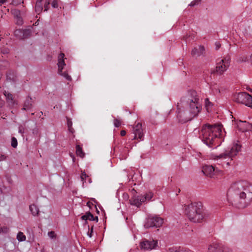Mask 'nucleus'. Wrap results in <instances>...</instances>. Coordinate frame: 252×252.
Instances as JSON below:
<instances>
[{"instance_id":"nucleus-36","label":"nucleus","mask_w":252,"mask_h":252,"mask_svg":"<svg viewBox=\"0 0 252 252\" xmlns=\"http://www.w3.org/2000/svg\"><path fill=\"white\" fill-rule=\"evenodd\" d=\"M23 2V0H13L11 4L14 5H17Z\"/></svg>"},{"instance_id":"nucleus-16","label":"nucleus","mask_w":252,"mask_h":252,"mask_svg":"<svg viewBox=\"0 0 252 252\" xmlns=\"http://www.w3.org/2000/svg\"><path fill=\"white\" fill-rule=\"evenodd\" d=\"M204 48L202 46H198L194 47L191 51V55L193 57H199L203 54Z\"/></svg>"},{"instance_id":"nucleus-12","label":"nucleus","mask_w":252,"mask_h":252,"mask_svg":"<svg viewBox=\"0 0 252 252\" xmlns=\"http://www.w3.org/2000/svg\"><path fill=\"white\" fill-rule=\"evenodd\" d=\"M132 133L134 134V139H137L139 141L143 140L144 135L141 123H138L132 127Z\"/></svg>"},{"instance_id":"nucleus-11","label":"nucleus","mask_w":252,"mask_h":252,"mask_svg":"<svg viewBox=\"0 0 252 252\" xmlns=\"http://www.w3.org/2000/svg\"><path fill=\"white\" fill-rule=\"evenodd\" d=\"M140 247L143 251H150L152 250H157L158 247L157 240L145 239L140 243Z\"/></svg>"},{"instance_id":"nucleus-20","label":"nucleus","mask_w":252,"mask_h":252,"mask_svg":"<svg viewBox=\"0 0 252 252\" xmlns=\"http://www.w3.org/2000/svg\"><path fill=\"white\" fill-rule=\"evenodd\" d=\"M81 219L83 220H96V221H98V218L97 217H94L93 214H92L90 212L87 213L85 215H83L81 217Z\"/></svg>"},{"instance_id":"nucleus-19","label":"nucleus","mask_w":252,"mask_h":252,"mask_svg":"<svg viewBox=\"0 0 252 252\" xmlns=\"http://www.w3.org/2000/svg\"><path fill=\"white\" fill-rule=\"evenodd\" d=\"M3 94L5 95L7 102L8 103L9 105H13L14 104L15 101L14 100L13 95L6 91H4Z\"/></svg>"},{"instance_id":"nucleus-30","label":"nucleus","mask_w":252,"mask_h":252,"mask_svg":"<svg viewBox=\"0 0 252 252\" xmlns=\"http://www.w3.org/2000/svg\"><path fill=\"white\" fill-rule=\"evenodd\" d=\"M153 197V193L152 192L149 191L147 192L144 196H143V198H145V201L150 200Z\"/></svg>"},{"instance_id":"nucleus-42","label":"nucleus","mask_w":252,"mask_h":252,"mask_svg":"<svg viewBox=\"0 0 252 252\" xmlns=\"http://www.w3.org/2000/svg\"><path fill=\"white\" fill-rule=\"evenodd\" d=\"M19 132L21 134H23L24 132V128L23 126H20L19 127Z\"/></svg>"},{"instance_id":"nucleus-13","label":"nucleus","mask_w":252,"mask_h":252,"mask_svg":"<svg viewBox=\"0 0 252 252\" xmlns=\"http://www.w3.org/2000/svg\"><path fill=\"white\" fill-rule=\"evenodd\" d=\"M31 34L30 29H17L14 32V35L19 39H24L29 38Z\"/></svg>"},{"instance_id":"nucleus-32","label":"nucleus","mask_w":252,"mask_h":252,"mask_svg":"<svg viewBox=\"0 0 252 252\" xmlns=\"http://www.w3.org/2000/svg\"><path fill=\"white\" fill-rule=\"evenodd\" d=\"M61 75L64 77L66 80H71V77L68 74V73L66 72H63V71L61 72V73H59Z\"/></svg>"},{"instance_id":"nucleus-21","label":"nucleus","mask_w":252,"mask_h":252,"mask_svg":"<svg viewBox=\"0 0 252 252\" xmlns=\"http://www.w3.org/2000/svg\"><path fill=\"white\" fill-rule=\"evenodd\" d=\"M43 0H37L35 6V12L39 14L43 10L42 1ZM47 1V0H46Z\"/></svg>"},{"instance_id":"nucleus-14","label":"nucleus","mask_w":252,"mask_h":252,"mask_svg":"<svg viewBox=\"0 0 252 252\" xmlns=\"http://www.w3.org/2000/svg\"><path fill=\"white\" fill-rule=\"evenodd\" d=\"M130 203L137 207H140L143 203L145 202V198L142 195L136 196L134 195L129 200Z\"/></svg>"},{"instance_id":"nucleus-15","label":"nucleus","mask_w":252,"mask_h":252,"mask_svg":"<svg viewBox=\"0 0 252 252\" xmlns=\"http://www.w3.org/2000/svg\"><path fill=\"white\" fill-rule=\"evenodd\" d=\"M238 126L242 131L252 130V125L246 121H240L238 124Z\"/></svg>"},{"instance_id":"nucleus-39","label":"nucleus","mask_w":252,"mask_h":252,"mask_svg":"<svg viewBox=\"0 0 252 252\" xmlns=\"http://www.w3.org/2000/svg\"><path fill=\"white\" fill-rule=\"evenodd\" d=\"M48 235L51 238H53L55 237V232L54 231L49 232L48 233Z\"/></svg>"},{"instance_id":"nucleus-3","label":"nucleus","mask_w":252,"mask_h":252,"mask_svg":"<svg viewBox=\"0 0 252 252\" xmlns=\"http://www.w3.org/2000/svg\"><path fill=\"white\" fill-rule=\"evenodd\" d=\"M222 128L221 125H204L201 130L202 141L210 147H218L221 143L220 139L223 136Z\"/></svg>"},{"instance_id":"nucleus-5","label":"nucleus","mask_w":252,"mask_h":252,"mask_svg":"<svg viewBox=\"0 0 252 252\" xmlns=\"http://www.w3.org/2000/svg\"><path fill=\"white\" fill-rule=\"evenodd\" d=\"M233 100L239 103L252 108V96L246 92H241L233 95Z\"/></svg>"},{"instance_id":"nucleus-10","label":"nucleus","mask_w":252,"mask_h":252,"mask_svg":"<svg viewBox=\"0 0 252 252\" xmlns=\"http://www.w3.org/2000/svg\"><path fill=\"white\" fill-rule=\"evenodd\" d=\"M163 223V219L158 216H150L147 219L144 224L146 228L151 227H159Z\"/></svg>"},{"instance_id":"nucleus-23","label":"nucleus","mask_w":252,"mask_h":252,"mask_svg":"<svg viewBox=\"0 0 252 252\" xmlns=\"http://www.w3.org/2000/svg\"><path fill=\"white\" fill-rule=\"evenodd\" d=\"M211 89L212 93L215 95H218L220 93V86L217 84L212 85Z\"/></svg>"},{"instance_id":"nucleus-7","label":"nucleus","mask_w":252,"mask_h":252,"mask_svg":"<svg viewBox=\"0 0 252 252\" xmlns=\"http://www.w3.org/2000/svg\"><path fill=\"white\" fill-rule=\"evenodd\" d=\"M241 145L240 142L237 141L234 142L232 147L229 150H226L223 154V155H220V156H216L215 158H223V156L228 157L229 158H233L238 155L241 151Z\"/></svg>"},{"instance_id":"nucleus-31","label":"nucleus","mask_w":252,"mask_h":252,"mask_svg":"<svg viewBox=\"0 0 252 252\" xmlns=\"http://www.w3.org/2000/svg\"><path fill=\"white\" fill-rule=\"evenodd\" d=\"M11 12L12 14H13L14 15L15 18L20 16V12L19 10H18L17 9H11Z\"/></svg>"},{"instance_id":"nucleus-35","label":"nucleus","mask_w":252,"mask_h":252,"mask_svg":"<svg viewBox=\"0 0 252 252\" xmlns=\"http://www.w3.org/2000/svg\"><path fill=\"white\" fill-rule=\"evenodd\" d=\"M114 124L116 127H118L121 125V121L119 119H115Z\"/></svg>"},{"instance_id":"nucleus-8","label":"nucleus","mask_w":252,"mask_h":252,"mask_svg":"<svg viewBox=\"0 0 252 252\" xmlns=\"http://www.w3.org/2000/svg\"><path fill=\"white\" fill-rule=\"evenodd\" d=\"M230 62V57L228 56L218 62L216 67V72L220 74H222L229 67Z\"/></svg>"},{"instance_id":"nucleus-25","label":"nucleus","mask_w":252,"mask_h":252,"mask_svg":"<svg viewBox=\"0 0 252 252\" xmlns=\"http://www.w3.org/2000/svg\"><path fill=\"white\" fill-rule=\"evenodd\" d=\"M76 154L80 158H83L85 156V153L83 152L82 148L78 145L76 147Z\"/></svg>"},{"instance_id":"nucleus-6","label":"nucleus","mask_w":252,"mask_h":252,"mask_svg":"<svg viewBox=\"0 0 252 252\" xmlns=\"http://www.w3.org/2000/svg\"><path fill=\"white\" fill-rule=\"evenodd\" d=\"M202 172L204 175L210 178L216 179L223 175V171L215 168L212 165H205L203 166Z\"/></svg>"},{"instance_id":"nucleus-45","label":"nucleus","mask_w":252,"mask_h":252,"mask_svg":"<svg viewBox=\"0 0 252 252\" xmlns=\"http://www.w3.org/2000/svg\"><path fill=\"white\" fill-rule=\"evenodd\" d=\"M6 1H7V0H0V5H1L2 4L4 3Z\"/></svg>"},{"instance_id":"nucleus-48","label":"nucleus","mask_w":252,"mask_h":252,"mask_svg":"<svg viewBox=\"0 0 252 252\" xmlns=\"http://www.w3.org/2000/svg\"><path fill=\"white\" fill-rule=\"evenodd\" d=\"M201 156V154L200 153H199L198 154V157H200Z\"/></svg>"},{"instance_id":"nucleus-33","label":"nucleus","mask_w":252,"mask_h":252,"mask_svg":"<svg viewBox=\"0 0 252 252\" xmlns=\"http://www.w3.org/2000/svg\"><path fill=\"white\" fill-rule=\"evenodd\" d=\"M15 23L18 25H21L23 24V20L20 16L15 18Z\"/></svg>"},{"instance_id":"nucleus-1","label":"nucleus","mask_w":252,"mask_h":252,"mask_svg":"<svg viewBox=\"0 0 252 252\" xmlns=\"http://www.w3.org/2000/svg\"><path fill=\"white\" fill-rule=\"evenodd\" d=\"M201 103L197 92L188 91L177 105V117L180 123H184L197 116L201 111Z\"/></svg>"},{"instance_id":"nucleus-41","label":"nucleus","mask_w":252,"mask_h":252,"mask_svg":"<svg viewBox=\"0 0 252 252\" xmlns=\"http://www.w3.org/2000/svg\"><path fill=\"white\" fill-rule=\"evenodd\" d=\"M49 1H46V3L44 5V11H47L48 9V6L49 5Z\"/></svg>"},{"instance_id":"nucleus-18","label":"nucleus","mask_w":252,"mask_h":252,"mask_svg":"<svg viewBox=\"0 0 252 252\" xmlns=\"http://www.w3.org/2000/svg\"><path fill=\"white\" fill-rule=\"evenodd\" d=\"M167 252H193V251L180 247L169 248Z\"/></svg>"},{"instance_id":"nucleus-28","label":"nucleus","mask_w":252,"mask_h":252,"mask_svg":"<svg viewBox=\"0 0 252 252\" xmlns=\"http://www.w3.org/2000/svg\"><path fill=\"white\" fill-rule=\"evenodd\" d=\"M17 239L19 242H23L26 240V237L23 232L20 231L17 235Z\"/></svg>"},{"instance_id":"nucleus-26","label":"nucleus","mask_w":252,"mask_h":252,"mask_svg":"<svg viewBox=\"0 0 252 252\" xmlns=\"http://www.w3.org/2000/svg\"><path fill=\"white\" fill-rule=\"evenodd\" d=\"M66 119L68 129L70 132H71V133H73L74 132V130L72 127V122L71 121V120L68 117H66Z\"/></svg>"},{"instance_id":"nucleus-46","label":"nucleus","mask_w":252,"mask_h":252,"mask_svg":"<svg viewBox=\"0 0 252 252\" xmlns=\"http://www.w3.org/2000/svg\"><path fill=\"white\" fill-rule=\"evenodd\" d=\"M2 231L6 232L8 231V228L7 227L4 228V230H2Z\"/></svg>"},{"instance_id":"nucleus-4","label":"nucleus","mask_w":252,"mask_h":252,"mask_svg":"<svg viewBox=\"0 0 252 252\" xmlns=\"http://www.w3.org/2000/svg\"><path fill=\"white\" fill-rule=\"evenodd\" d=\"M184 211L190 221L194 223H200L207 217V214L200 202H191L188 205H185Z\"/></svg>"},{"instance_id":"nucleus-27","label":"nucleus","mask_w":252,"mask_h":252,"mask_svg":"<svg viewBox=\"0 0 252 252\" xmlns=\"http://www.w3.org/2000/svg\"><path fill=\"white\" fill-rule=\"evenodd\" d=\"M205 106L206 110L209 112L211 110V108L213 106V103L209 100L208 98H206L205 100Z\"/></svg>"},{"instance_id":"nucleus-29","label":"nucleus","mask_w":252,"mask_h":252,"mask_svg":"<svg viewBox=\"0 0 252 252\" xmlns=\"http://www.w3.org/2000/svg\"><path fill=\"white\" fill-rule=\"evenodd\" d=\"M81 181H82L83 183L84 182H86L87 181V179H88V181L89 183H91L90 179L89 178V176L86 175L85 172H83L81 173Z\"/></svg>"},{"instance_id":"nucleus-17","label":"nucleus","mask_w":252,"mask_h":252,"mask_svg":"<svg viewBox=\"0 0 252 252\" xmlns=\"http://www.w3.org/2000/svg\"><path fill=\"white\" fill-rule=\"evenodd\" d=\"M64 54L61 53L59 54L58 57V73H61L62 71L63 66L65 65L64 61Z\"/></svg>"},{"instance_id":"nucleus-38","label":"nucleus","mask_w":252,"mask_h":252,"mask_svg":"<svg viewBox=\"0 0 252 252\" xmlns=\"http://www.w3.org/2000/svg\"><path fill=\"white\" fill-rule=\"evenodd\" d=\"M52 6L54 8H57L58 7V1L57 0H54L52 3Z\"/></svg>"},{"instance_id":"nucleus-43","label":"nucleus","mask_w":252,"mask_h":252,"mask_svg":"<svg viewBox=\"0 0 252 252\" xmlns=\"http://www.w3.org/2000/svg\"><path fill=\"white\" fill-rule=\"evenodd\" d=\"M215 45H216V50H218L220 48V44L219 42H216Z\"/></svg>"},{"instance_id":"nucleus-34","label":"nucleus","mask_w":252,"mask_h":252,"mask_svg":"<svg viewBox=\"0 0 252 252\" xmlns=\"http://www.w3.org/2000/svg\"><path fill=\"white\" fill-rule=\"evenodd\" d=\"M17 140L15 137H12L11 139V146L13 148H16L17 146Z\"/></svg>"},{"instance_id":"nucleus-9","label":"nucleus","mask_w":252,"mask_h":252,"mask_svg":"<svg viewBox=\"0 0 252 252\" xmlns=\"http://www.w3.org/2000/svg\"><path fill=\"white\" fill-rule=\"evenodd\" d=\"M207 252H233L228 247L217 242H213L208 246Z\"/></svg>"},{"instance_id":"nucleus-24","label":"nucleus","mask_w":252,"mask_h":252,"mask_svg":"<svg viewBox=\"0 0 252 252\" xmlns=\"http://www.w3.org/2000/svg\"><path fill=\"white\" fill-rule=\"evenodd\" d=\"M30 210L33 216H37L39 213L38 208L34 204L30 206Z\"/></svg>"},{"instance_id":"nucleus-22","label":"nucleus","mask_w":252,"mask_h":252,"mask_svg":"<svg viewBox=\"0 0 252 252\" xmlns=\"http://www.w3.org/2000/svg\"><path fill=\"white\" fill-rule=\"evenodd\" d=\"M32 107V99L30 97H28L24 104L23 109L28 110L30 109Z\"/></svg>"},{"instance_id":"nucleus-44","label":"nucleus","mask_w":252,"mask_h":252,"mask_svg":"<svg viewBox=\"0 0 252 252\" xmlns=\"http://www.w3.org/2000/svg\"><path fill=\"white\" fill-rule=\"evenodd\" d=\"M126 134V131L125 130H122L121 131V136H124Z\"/></svg>"},{"instance_id":"nucleus-47","label":"nucleus","mask_w":252,"mask_h":252,"mask_svg":"<svg viewBox=\"0 0 252 252\" xmlns=\"http://www.w3.org/2000/svg\"><path fill=\"white\" fill-rule=\"evenodd\" d=\"M230 163H231L229 162H227L225 163V164H226V166H228L230 164Z\"/></svg>"},{"instance_id":"nucleus-40","label":"nucleus","mask_w":252,"mask_h":252,"mask_svg":"<svg viewBox=\"0 0 252 252\" xmlns=\"http://www.w3.org/2000/svg\"><path fill=\"white\" fill-rule=\"evenodd\" d=\"M7 78L8 79H9L10 80H14V77L11 76V71H9L7 73Z\"/></svg>"},{"instance_id":"nucleus-37","label":"nucleus","mask_w":252,"mask_h":252,"mask_svg":"<svg viewBox=\"0 0 252 252\" xmlns=\"http://www.w3.org/2000/svg\"><path fill=\"white\" fill-rule=\"evenodd\" d=\"M201 0H193L191 2V3L189 4V5L191 6H194L197 4H198Z\"/></svg>"},{"instance_id":"nucleus-2","label":"nucleus","mask_w":252,"mask_h":252,"mask_svg":"<svg viewBox=\"0 0 252 252\" xmlns=\"http://www.w3.org/2000/svg\"><path fill=\"white\" fill-rule=\"evenodd\" d=\"M227 194L238 196L242 207L248 206L252 201V184L246 180H239L233 183Z\"/></svg>"}]
</instances>
